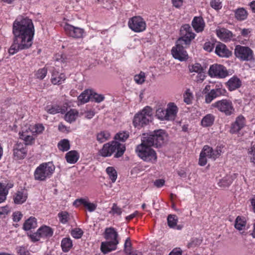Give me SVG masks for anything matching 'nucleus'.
<instances>
[{
  "label": "nucleus",
  "mask_w": 255,
  "mask_h": 255,
  "mask_svg": "<svg viewBox=\"0 0 255 255\" xmlns=\"http://www.w3.org/2000/svg\"><path fill=\"white\" fill-rule=\"evenodd\" d=\"M13 41L8 49L10 55L19 50L28 49L32 44L35 28L31 19L25 15H19L12 24Z\"/></svg>",
  "instance_id": "nucleus-1"
},
{
  "label": "nucleus",
  "mask_w": 255,
  "mask_h": 255,
  "mask_svg": "<svg viewBox=\"0 0 255 255\" xmlns=\"http://www.w3.org/2000/svg\"><path fill=\"white\" fill-rule=\"evenodd\" d=\"M167 135L162 129L154 130L149 134H143L141 142L136 146L135 152L138 156L144 161L155 163L157 156L152 146L160 147L165 143Z\"/></svg>",
  "instance_id": "nucleus-2"
},
{
  "label": "nucleus",
  "mask_w": 255,
  "mask_h": 255,
  "mask_svg": "<svg viewBox=\"0 0 255 255\" xmlns=\"http://www.w3.org/2000/svg\"><path fill=\"white\" fill-rule=\"evenodd\" d=\"M104 238L106 241L101 243V252L104 254H107L116 250L120 243L119 234L116 230L113 227L107 228L105 231Z\"/></svg>",
  "instance_id": "nucleus-3"
},
{
  "label": "nucleus",
  "mask_w": 255,
  "mask_h": 255,
  "mask_svg": "<svg viewBox=\"0 0 255 255\" xmlns=\"http://www.w3.org/2000/svg\"><path fill=\"white\" fill-rule=\"evenodd\" d=\"M126 150V147L117 141H112L104 144L102 148L99 151L100 155L103 157L111 156L116 152L115 157H120L124 154Z\"/></svg>",
  "instance_id": "nucleus-4"
},
{
  "label": "nucleus",
  "mask_w": 255,
  "mask_h": 255,
  "mask_svg": "<svg viewBox=\"0 0 255 255\" xmlns=\"http://www.w3.org/2000/svg\"><path fill=\"white\" fill-rule=\"evenodd\" d=\"M55 167L52 162H44L37 166L34 172V178L36 181H44L53 174Z\"/></svg>",
  "instance_id": "nucleus-5"
},
{
  "label": "nucleus",
  "mask_w": 255,
  "mask_h": 255,
  "mask_svg": "<svg viewBox=\"0 0 255 255\" xmlns=\"http://www.w3.org/2000/svg\"><path fill=\"white\" fill-rule=\"evenodd\" d=\"M152 110L149 107H144L143 110L136 114L133 120V125L135 128H140L147 125L152 120Z\"/></svg>",
  "instance_id": "nucleus-6"
},
{
  "label": "nucleus",
  "mask_w": 255,
  "mask_h": 255,
  "mask_svg": "<svg viewBox=\"0 0 255 255\" xmlns=\"http://www.w3.org/2000/svg\"><path fill=\"white\" fill-rule=\"evenodd\" d=\"M236 57L241 61H254V53L253 50L248 46L237 45L234 49Z\"/></svg>",
  "instance_id": "nucleus-7"
},
{
  "label": "nucleus",
  "mask_w": 255,
  "mask_h": 255,
  "mask_svg": "<svg viewBox=\"0 0 255 255\" xmlns=\"http://www.w3.org/2000/svg\"><path fill=\"white\" fill-rule=\"evenodd\" d=\"M212 107L217 109L219 111L227 116H231L235 112L233 103L231 101L228 99L217 101L212 104Z\"/></svg>",
  "instance_id": "nucleus-8"
},
{
  "label": "nucleus",
  "mask_w": 255,
  "mask_h": 255,
  "mask_svg": "<svg viewBox=\"0 0 255 255\" xmlns=\"http://www.w3.org/2000/svg\"><path fill=\"white\" fill-rule=\"evenodd\" d=\"M227 92L221 83H217L212 85V89L205 95V102L210 103L215 99L226 96Z\"/></svg>",
  "instance_id": "nucleus-9"
},
{
  "label": "nucleus",
  "mask_w": 255,
  "mask_h": 255,
  "mask_svg": "<svg viewBox=\"0 0 255 255\" xmlns=\"http://www.w3.org/2000/svg\"><path fill=\"white\" fill-rule=\"evenodd\" d=\"M53 231L51 228L47 226H42L40 227L36 232L30 234L28 236L32 242L39 241L40 239H48L52 236Z\"/></svg>",
  "instance_id": "nucleus-10"
},
{
  "label": "nucleus",
  "mask_w": 255,
  "mask_h": 255,
  "mask_svg": "<svg viewBox=\"0 0 255 255\" xmlns=\"http://www.w3.org/2000/svg\"><path fill=\"white\" fill-rule=\"evenodd\" d=\"M180 35L181 37L178 39V42H182L185 45L189 44L196 36L188 24H185L181 27Z\"/></svg>",
  "instance_id": "nucleus-11"
},
{
  "label": "nucleus",
  "mask_w": 255,
  "mask_h": 255,
  "mask_svg": "<svg viewBox=\"0 0 255 255\" xmlns=\"http://www.w3.org/2000/svg\"><path fill=\"white\" fill-rule=\"evenodd\" d=\"M128 26L132 31L135 32H141L146 29V24L141 16H134L129 18Z\"/></svg>",
  "instance_id": "nucleus-12"
},
{
  "label": "nucleus",
  "mask_w": 255,
  "mask_h": 255,
  "mask_svg": "<svg viewBox=\"0 0 255 255\" xmlns=\"http://www.w3.org/2000/svg\"><path fill=\"white\" fill-rule=\"evenodd\" d=\"M209 75L212 78H224L229 75V72L224 66L214 64L210 66L208 71Z\"/></svg>",
  "instance_id": "nucleus-13"
},
{
  "label": "nucleus",
  "mask_w": 255,
  "mask_h": 255,
  "mask_svg": "<svg viewBox=\"0 0 255 255\" xmlns=\"http://www.w3.org/2000/svg\"><path fill=\"white\" fill-rule=\"evenodd\" d=\"M183 44H184L183 42L179 43L177 40L175 46H173L171 49L173 57L180 61H186L188 59V55L183 46Z\"/></svg>",
  "instance_id": "nucleus-14"
},
{
  "label": "nucleus",
  "mask_w": 255,
  "mask_h": 255,
  "mask_svg": "<svg viewBox=\"0 0 255 255\" xmlns=\"http://www.w3.org/2000/svg\"><path fill=\"white\" fill-rule=\"evenodd\" d=\"M64 29L66 34L74 38H81L83 37L84 30L79 27H76L68 23H66Z\"/></svg>",
  "instance_id": "nucleus-15"
},
{
  "label": "nucleus",
  "mask_w": 255,
  "mask_h": 255,
  "mask_svg": "<svg viewBox=\"0 0 255 255\" xmlns=\"http://www.w3.org/2000/svg\"><path fill=\"white\" fill-rule=\"evenodd\" d=\"M27 152L26 146L23 143L17 142L13 148V158L15 160L24 159Z\"/></svg>",
  "instance_id": "nucleus-16"
},
{
  "label": "nucleus",
  "mask_w": 255,
  "mask_h": 255,
  "mask_svg": "<svg viewBox=\"0 0 255 255\" xmlns=\"http://www.w3.org/2000/svg\"><path fill=\"white\" fill-rule=\"evenodd\" d=\"M73 205L76 207L83 205L90 212L94 211L97 206L96 204L90 202L88 198L77 199L74 201Z\"/></svg>",
  "instance_id": "nucleus-17"
},
{
  "label": "nucleus",
  "mask_w": 255,
  "mask_h": 255,
  "mask_svg": "<svg viewBox=\"0 0 255 255\" xmlns=\"http://www.w3.org/2000/svg\"><path fill=\"white\" fill-rule=\"evenodd\" d=\"M215 52L218 56L223 58H229L232 55V52L225 44L220 42L216 44Z\"/></svg>",
  "instance_id": "nucleus-18"
},
{
  "label": "nucleus",
  "mask_w": 255,
  "mask_h": 255,
  "mask_svg": "<svg viewBox=\"0 0 255 255\" xmlns=\"http://www.w3.org/2000/svg\"><path fill=\"white\" fill-rule=\"evenodd\" d=\"M246 125V119L242 116L237 117L235 121L231 125L230 132L232 134L238 133Z\"/></svg>",
  "instance_id": "nucleus-19"
},
{
  "label": "nucleus",
  "mask_w": 255,
  "mask_h": 255,
  "mask_svg": "<svg viewBox=\"0 0 255 255\" xmlns=\"http://www.w3.org/2000/svg\"><path fill=\"white\" fill-rule=\"evenodd\" d=\"M216 34L218 37L224 42H229L235 39V36L229 30L221 28L216 30Z\"/></svg>",
  "instance_id": "nucleus-20"
},
{
  "label": "nucleus",
  "mask_w": 255,
  "mask_h": 255,
  "mask_svg": "<svg viewBox=\"0 0 255 255\" xmlns=\"http://www.w3.org/2000/svg\"><path fill=\"white\" fill-rule=\"evenodd\" d=\"M201 153L207 157L215 160L220 156L221 150L220 149H217L216 150H214L209 145H205Z\"/></svg>",
  "instance_id": "nucleus-21"
},
{
  "label": "nucleus",
  "mask_w": 255,
  "mask_h": 255,
  "mask_svg": "<svg viewBox=\"0 0 255 255\" xmlns=\"http://www.w3.org/2000/svg\"><path fill=\"white\" fill-rule=\"evenodd\" d=\"M13 185L11 181H9L6 184L0 182V203L6 200L9 189L12 188Z\"/></svg>",
  "instance_id": "nucleus-22"
},
{
  "label": "nucleus",
  "mask_w": 255,
  "mask_h": 255,
  "mask_svg": "<svg viewBox=\"0 0 255 255\" xmlns=\"http://www.w3.org/2000/svg\"><path fill=\"white\" fill-rule=\"evenodd\" d=\"M192 26L197 33L203 31L205 27V22L201 16H195L191 22Z\"/></svg>",
  "instance_id": "nucleus-23"
},
{
  "label": "nucleus",
  "mask_w": 255,
  "mask_h": 255,
  "mask_svg": "<svg viewBox=\"0 0 255 255\" xmlns=\"http://www.w3.org/2000/svg\"><path fill=\"white\" fill-rule=\"evenodd\" d=\"M225 85L230 91H235L242 86V81L238 77L234 76L226 83Z\"/></svg>",
  "instance_id": "nucleus-24"
},
{
  "label": "nucleus",
  "mask_w": 255,
  "mask_h": 255,
  "mask_svg": "<svg viewBox=\"0 0 255 255\" xmlns=\"http://www.w3.org/2000/svg\"><path fill=\"white\" fill-rule=\"evenodd\" d=\"M28 198V192L26 190L21 189L16 191L13 195V201L15 204H22Z\"/></svg>",
  "instance_id": "nucleus-25"
},
{
  "label": "nucleus",
  "mask_w": 255,
  "mask_h": 255,
  "mask_svg": "<svg viewBox=\"0 0 255 255\" xmlns=\"http://www.w3.org/2000/svg\"><path fill=\"white\" fill-rule=\"evenodd\" d=\"M178 109L174 103H169L166 110V120H174L176 117Z\"/></svg>",
  "instance_id": "nucleus-26"
},
{
  "label": "nucleus",
  "mask_w": 255,
  "mask_h": 255,
  "mask_svg": "<svg viewBox=\"0 0 255 255\" xmlns=\"http://www.w3.org/2000/svg\"><path fill=\"white\" fill-rule=\"evenodd\" d=\"M66 76L64 74L60 73L55 69L52 72L51 82L54 85H60L64 82Z\"/></svg>",
  "instance_id": "nucleus-27"
},
{
  "label": "nucleus",
  "mask_w": 255,
  "mask_h": 255,
  "mask_svg": "<svg viewBox=\"0 0 255 255\" xmlns=\"http://www.w3.org/2000/svg\"><path fill=\"white\" fill-rule=\"evenodd\" d=\"M45 110L50 114L55 115L58 113L63 114L65 113L66 109L64 107L53 105L46 106Z\"/></svg>",
  "instance_id": "nucleus-28"
},
{
  "label": "nucleus",
  "mask_w": 255,
  "mask_h": 255,
  "mask_svg": "<svg viewBox=\"0 0 255 255\" xmlns=\"http://www.w3.org/2000/svg\"><path fill=\"white\" fill-rule=\"evenodd\" d=\"M215 117L214 115L208 114L205 116L201 121V125L204 128L211 127L215 122Z\"/></svg>",
  "instance_id": "nucleus-29"
},
{
  "label": "nucleus",
  "mask_w": 255,
  "mask_h": 255,
  "mask_svg": "<svg viewBox=\"0 0 255 255\" xmlns=\"http://www.w3.org/2000/svg\"><path fill=\"white\" fill-rule=\"evenodd\" d=\"M65 158L68 163L74 164L78 160L79 154L76 150H71L66 154Z\"/></svg>",
  "instance_id": "nucleus-30"
},
{
  "label": "nucleus",
  "mask_w": 255,
  "mask_h": 255,
  "mask_svg": "<svg viewBox=\"0 0 255 255\" xmlns=\"http://www.w3.org/2000/svg\"><path fill=\"white\" fill-rule=\"evenodd\" d=\"M37 227V220L34 217H31L26 220L23 224V229L28 231Z\"/></svg>",
  "instance_id": "nucleus-31"
},
{
  "label": "nucleus",
  "mask_w": 255,
  "mask_h": 255,
  "mask_svg": "<svg viewBox=\"0 0 255 255\" xmlns=\"http://www.w3.org/2000/svg\"><path fill=\"white\" fill-rule=\"evenodd\" d=\"M79 113L75 109H71L69 111L67 112L65 115V120L69 123H72V122L76 121Z\"/></svg>",
  "instance_id": "nucleus-32"
},
{
  "label": "nucleus",
  "mask_w": 255,
  "mask_h": 255,
  "mask_svg": "<svg viewBox=\"0 0 255 255\" xmlns=\"http://www.w3.org/2000/svg\"><path fill=\"white\" fill-rule=\"evenodd\" d=\"M248 15V11L243 7L238 8L235 11V18L239 21L246 19Z\"/></svg>",
  "instance_id": "nucleus-33"
},
{
  "label": "nucleus",
  "mask_w": 255,
  "mask_h": 255,
  "mask_svg": "<svg viewBox=\"0 0 255 255\" xmlns=\"http://www.w3.org/2000/svg\"><path fill=\"white\" fill-rule=\"evenodd\" d=\"M61 247L63 252H68L73 247L72 241L70 238H63L61 241Z\"/></svg>",
  "instance_id": "nucleus-34"
},
{
  "label": "nucleus",
  "mask_w": 255,
  "mask_h": 255,
  "mask_svg": "<svg viewBox=\"0 0 255 255\" xmlns=\"http://www.w3.org/2000/svg\"><path fill=\"white\" fill-rule=\"evenodd\" d=\"M57 147L60 151H67L70 148V142L67 139H62L58 143Z\"/></svg>",
  "instance_id": "nucleus-35"
},
{
  "label": "nucleus",
  "mask_w": 255,
  "mask_h": 255,
  "mask_svg": "<svg viewBox=\"0 0 255 255\" xmlns=\"http://www.w3.org/2000/svg\"><path fill=\"white\" fill-rule=\"evenodd\" d=\"M233 180L232 176L227 175L220 180L218 185L222 187H228L232 183Z\"/></svg>",
  "instance_id": "nucleus-36"
},
{
  "label": "nucleus",
  "mask_w": 255,
  "mask_h": 255,
  "mask_svg": "<svg viewBox=\"0 0 255 255\" xmlns=\"http://www.w3.org/2000/svg\"><path fill=\"white\" fill-rule=\"evenodd\" d=\"M91 92L88 90H85L78 97L79 102L82 104L88 102L90 99L91 98Z\"/></svg>",
  "instance_id": "nucleus-37"
},
{
  "label": "nucleus",
  "mask_w": 255,
  "mask_h": 255,
  "mask_svg": "<svg viewBox=\"0 0 255 255\" xmlns=\"http://www.w3.org/2000/svg\"><path fill=\"white\" fill-rule=\"evenodd\" d=\"M246 225V222L245 218L240 216H238L235 221V227L238 230H243Z\"/></svg>",
  "instance_id": "nucleus-38"
},
{
  "label": "nucleus",
  "mask_w": 255,
  "mask_h": 255,
  "mask_svg": "<svg viewBox=\"0 0 255 255\" xmlns=\"http://www.w3.org/2000/svg\"><path fill=\"white\" fill-rule=\"evenodd\" d=\"M110 137V133L107 131H102L97 134V140L100 143L108 140Z\"/></svg>",
  "instance_id": "nucleus-39"
},
{
  "label": "nucleus",
  "mask_w": 255,
  "mask_h": 255,
  "mask_svg": "<svg viewBox=\"0 0 255 255\" xmlns=\"http://www.w3.org/2000/svg\"><path fill=\"white\" fill-rule=\"evenodd\" d=\"M19 137L24 141V144L26 146L31 144L34 140V138L32 135H27L26 132L19 133Z\"/></svg>",
  "instance_id": "nucleus-40"
},
{
  "label": "nucleus",
  "mask_w": 255,
  "mask_h": 255,
  "mask_svg": "<svg viewBox=\"0 0 255 255\" xmlns=\"http://www.w3.org/2000/svg\"><path fill=\"white\" fill-rule=\"evenodd\" d=\"M106 172L112 182H115L117 178V172L115 169L113 167L109 166L107 168Z\"/></svg>",
  "instance_id": "nucleus-41"
},
{
  "label": "nucleus",
  "mask_w": 255,
  "mask_h": 255,
  "mask_svg": "<svg viewBox=\"0 0 255 255\" xmlns=\"http://www.w3.org/2000/svg\"><path fill=\"white\" fill-rule=\"evenodd\" d=\"M202 242V240L196 238H191L187 245L188 249H194L199 246Z\"/></svg>",
  "instance_id": "nucleus-42"
},
{
  "label": "nucleus",
  "mask_w": 255,
  "mask_h": 255,
  "mask_svg": "<svg viewBox=\"0 0 255 255\" xmlns=\"http://www.w3.org/2000/svg\"><path fill=\"white\" fill-rule=\"evenodd\" d=\"M58 217L60 223L66 224L69 219V215L66 211H61L58 214Z\"/></svg>",
  "instance_id": "nucleus-43"
},
{
  "label": "nucleus",
  "mask_w": 255,
  "mask_h": 255,
  "mask_svg": "<svg viewBox=\"0 0 255 255\" xmlns=\"http://www.w3.org/2000/svg\"><path fill=\"white\" fill-rule=\"evenodd\" d=\"M178 218L175 215H169L167 217L168 225L170 228H174L177 225Z\"/></svg>",
  "instance_id": "nucleus-44"
},
{
  "label": "nucleus",
  "mask_w": 255,
  "mask_h": 255,
  "mask_svg": "<svg viewBox=\"0 0 255 255\" xmlns=\"http://www.w3.org/2000/svg\"><path fill=\"white\" fill-rule=\"evenodd\" d=\"M184 102L187 105L192 103L193 99V94L189 89H187L183 94Z\"/></svg>",
  "instance_id": "nucleus-45"
},
{
  "label": "nucleus",
  "mask_w": 255,
  "mask_h": 255,
  "mask_svg": "<svg viewBox=\"0 0 255 255\" xmlns=\"http://www.w3.org/2000/svg\"><path fill=\"white\" fill-rule=\"evenodd\" d=\"M134 80L135 82L137 84H142L145 80V73L141 71L138 74H136L134 75Z\"/></svg>",
  "instance_id": "nucleus-46"
},
{
  "label": "nucleus",
  "mask_w": 255,
  "mask_h": 255,
  "mask_svg": "<svg viewBox=\"0 0 255 255\" xmlns=\"http://www.w3.org/2000/svg\"><path fill=\"white\" fill-rule=\"evenodd\" d=\"M129 137V133L127 131H122L117 133L115 136V139L116 140H119L120 141H125Z\"/></svg>",
  "instance_id": "nucleus-47"
},
{
  "label": "nucleus",
  "mask_w": 255,
  "mask_h": 255,
  "mask_svg": "<svg viewBox=\"0 0 255 255\" xmlns=\"http://www.w3.org/2000/svg\"><path fill=\"white\" fill-rule=\"evenodd\" d=\"M193 80L197 83H201L205 80L206 75L205 73L201 72L199 73L193 74L192 76Z\"/></svg>",
  "instance_id": "nucleus-48"
},
{
  "label": "nucleus",
  "mask_w": 255,
  "mask_h": 255,
  "mask_svg": "<svg viewBox=\"0 0 255 255\" xmlns=\"http://www.w3.org/2000/svg\"><path fill=\"white\" fill-rule=\"evenodd\" d=\"M248 156L251 162L255 164V142H252L251 146L248 149Z\"/></svg>",
  "instance_id": "nucleus-49"
},
{
  "label": "nucleus",
  "mask_w": 255,
  "mask_h": 255,
  "mask_svg": "<svg viewBox=\"0 0 255 255\" xmlns=\"http://www.w3.org/2000/svg\"><path fill=\"white\" fill-rule=\"evenodd\" d=\"M44 129L45 128L42 124H37L32 127L31 131L33 134H39L42 133Z\"/></svg>",
  "instance_id": "nucleus-50"
},
{
  "label": "nucleus",
  "mask_w": 255,
  "mask_h": 255,
  "mask_svg": "<svg viewBox=\"0 0 255 255\" xmlns=\"http://www.w3.org/2000/svg\"><path fill=\"white\" fill-rule=\"evenodd\" d=\"M47 73V69L46 68L44 67L38 69L36 71L35 75L36 78L40 80H43L46 76Z\"/></svg>",
  "instance_id": "nucleus-51"
},
{
  "label": "nucleus",
  "mask_w": 255,
  "mask_h": 255,
  "mask_svg": "<svg viewBox=\"0 0 255 255\" xmlns=\"http://www.w3.org/2000/svg\"><path fill=\"white\" fill-rule=\"evenodd\" d=\"M83 231L80 228H75L72 230L71 232V236L75 239H80L83 235Z\"/></svg>",
  "instance_id": "nucleus-52"
},
{
  "label": "nucleus",
  "mask_w": 255,
  "mask_h": 255,
  "mask_svg": "<svg viewBox=\"0 0 255 255\" xmlns=\"http://www.w3.org/2000/svg\"><path fill=\"white\" fill-rule=\"evenodd\" d=\"M210 5L213 9L219 10L222 7V1L220 0H211Z\"/></svg>",
  "instance_id": "nucleus-53"
},
{
  "label": "nucleus",
  "mask_w": 255,
  "mask_h": 255,
  "mask_svg": "<svg viewBox=\"0 0 255 255\" xmlns=\"http://www.w3.org/2000/svg\"><path fill=\"white\" fill-rule=\"evenodd\" d=\"M156 117L161 120H166V110L159 108L156 110Z\"/></svg>",
  "instance_id": "nucleus-54"
},
{
  "label": "nucleus",
  "mask_w": 255,
  "mask_h": 255,
  "mask_svg": "<svg viewBox=\"0 0 255 255\" xmlns=\"http://www.w3.org/2000/svg\"><path fill=\"white\" fill-rule=\"evenodd\" d=\"M190 71L191 72H194L196 73L204 72L202 66L199 63H195L194 65H192L191 68H190Z\"/></svg>",
  "instance_id": "nucleus-55"
},
{
  "label": "nucleus",
  "mask_w": 255,
  "mask_h": 255,
  "mask_svg": "<svg viewBox=\"0 0 255 255\" xmlns=\"http://www.w3.org/2000/svg\"><path fill=\"white\" fill-rule=\"evenodd\" d=\"M122 213V209L117 206V204L114 203L111 209V211L110 212V214L118 215H120Z\"/></svg>",
  "instance_id": "nucleus-56"
},
{
  "label": "nucleus",
  "mask_w": 255,
  "mask_h": 255,
  "mask_svg": "<svg viewBox=\"0 0 255 255\" xmlns=\"http://www.w3.org/2000/svg\"><path fill=\"white\" fill-rule=\"evenodd\" d=\"M91 98L93 99L94 101L97 103H100L102 101H104L105 97L104 95L101 94H98L97 93H94V94H91Z\"/></svg>",
  "instance_id": "nucleus-57"
},
{
  "label": "nucleus",
  "mask_w": 255,
  "mask_h": 255,
  "mask_svg": "<svg viewBox=\"0 0 255 255\" xmlns=\"http://www.w3.org/2000/svg\"><path fill=\"white\" fill-rule=\"evenodd\" d=\"M131 243L129 238H127L124 244V251L126 254L131 252Z\"/></svg>",
  "instance_id": "nucleus-58"
},
{
  "label": "nucleus",
  "mask_w": 255,
  "mask_h": 255,
  "mask_svg": "<svg viewBox=\"0 0 255 255\" xmlns=\"http://www.w3.org/2000/svg\"><path fill=\"white\" fill-rule=\"evenodd\" d=\"M215 47V44L210 41L206 42L203 46V48L205 50L208 52H211Z\"/></svg>",
  "instance_id": "nucleus-59"
},
{
  "label": "nucleus",
  "mask_w": 255,
  "mask_h": 255,
  "mask_svg": "<svg viewBox=\"0 0 255 255\" xmlns=\"http://www.w3.org/2000/svg\"><path fill=\"white\" fill-rule=\"evenodd\" d=\"M23 215L20 211H16L12 214V219L13 222H18L22 218Z\"/></svg>",
  "instance_id": "nucleus-60"
},
{
  "label": "nucleus",
  "mask_w": 255,
  "mask_h": 255,
  "mask_svg": "<svg viewBox=\"0 0 255 255\" xmlns=\"http://www.w3.org/2000/svg\"><path fill=\"white\" fill-rule=\"evenodd\" d=\"M207 158L208 157L200 153L199 159V164L202 166L205 165L207 162Z\"/></svg>",
  "instance_id": "nucleus-61"
},
{
  "label": "nucleus",
  "mask_w": 255,
  "mask_h": 255,
  "mask_svg": "<svg viewBox=\"0 0 255 255\" xmlns=\"http://www.w3.org/2000/svg\"><path fill=\"white\" fill-rule=\"evenodd\" d=\"M17 253L19 255H29L28 250L23 247H19L17 248Z\"/></svg>",
  "instance_id": "nucleus-62"
},
{
  "label": "nucleus",
  "mask_w": 255,
  "mask_h": 255,
  "mask_svg": "<svg viewBox=\"0 0 255 255\" xmlns=\"http://www.w3.org/2000/svg\"><path fill=\"white\" fill-rule=\"evenodd\" d=\"M58 129L60 131L62 132H69L70 131L69 128L67 127L62 123L59 124Z\"/></svg>",
  "instance_id": "nucleus-63"
},
{
  "label": "nucleus",
  "mask_w": 255,
  "mask_h": 255,
  "mask_svg": "<svg viewBox=\"0 0 255 255\" xmlns=\"http://www.w3.org/2000/svg\"><path fill=\"white\" fill-rule=\"evenodd\" d=\"M164 183L165 181L162 179H157L154 182V185L158 188H160L163 186Z\"/></svg>",
  "instance_id": "nucleus-64"
}]
</instances>
